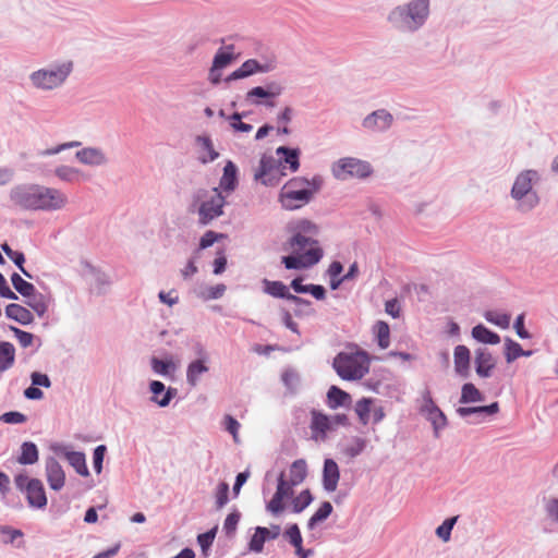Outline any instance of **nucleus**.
Wrapping results in <instances>:
<instances>
[{"label":"nucleus","mask_w":558,"mask_h":558,"mask_svg":"<svg viewBox=\"0 0 558 558\" xmlns=\"http://www.w3.org/2000/svg\"><path fill=\"white\" fill-rule=\"evenodd\" d=\"M292 235L284 244L291 254L283 256L281 263L287 269L311 268L323 258L324 252L315 236L317 226L310 220H299L292 228Z\"/></svg>","instance_id":"1"},{"label":"nucleus","mask_w":558,"mask_h":558,"mask_svg":"<svg viewBox=\"0 0 558 558\" xmlns=\"http://www.w3.org/2000/svg\"><path fill=\"white\" fill-rule=\"evenodd\" d=\"M9 197L13 205L32 211H59L69 204L68 195L61 190L35 183L13 186Z\"/></svg>","instance_id":"2"},{"label":"nucleus","mask_w":558,"mask_h":558,"mask_svg":"<svg viewBox=\"0 0 558 558\" xmlns=\"http://www.w3.org/2000/svg\"><path fill=\"white\" fill-rule=\"evenodd\" d=\"M429 15V0H409L393 7L387 14V22L395 32L412 35L425 26Z\"/></svg>","instance_id":"3"},{"label":"nucleus","mask_w":558,"mask_h":558,"mask_svg":"<svg viewBox=\"0 0 558 558\" xmlns=\"http://www.w3.org/2000/svg\"><path fill=\"white\" fill-rule=\"evenodd\" d=\"M323 184L324 179L320 175H314L312 179L294 177L281 187L278 202L286 210L300 209L312 202Z\"/></svg>","instance_id":"4"},{"label":"nucleus","mask_w":558,"mask_h":558,"mask_svg":"<svg viewBox=\"0 0 558 558\" xmlns=\"http://www.w3.org/2000/svg\"><path fill=\"white\" fill-rule=\"evenodd\" d=\"M73 70L74 63L72 60H56L32 71L28 75V83L37 92H54L61 89L66 84Z\"/></svg>","instance_id":"5"},{"label":"nucleus","mask_w":558,"mask_h":558,"mask_svg":"<svg viewBox=\"0 0 558 558\" xmlns=\"http://www.w3.org/2000/svg\"><path fill=\"white\" fill-rule=\"evenodd\" d=\"M541 181V172L536 169H523L515 175L510 197L515 202L518 211L527 214L539 205L541 198L534 186Z\"/></svg>","instance_id":"6"},{"label":"nucleus","mask_w":558,"mask_h":558,"mask_svg":"<svg viewBox=\"0 0 558 558\" xmlns=\"http://www.w3.org/2000/svg\"><path fill=\"white\" fill-rule=\"evenodd\" d=\"M371 359L366 351L356 349L355 351L340 352L333 361L332 367L337 375L349 381L360 380L369 372Z\"/></svg>","instance_id":"7"},{"label":"nucleus","mask_w":558,"mask_h":558,"mask_svg":"<svg viewBox=\"0 0 558 558\" xmlns=\"http://www.w3.org/2000/svg\"><path fill=\"white\" fill-rule=\"evenodd\" d=\"M332 177L339 181L350 179L366 180L374 173L372 163L356 157H342L331 163Z\"/></svg>","instance_id":"8"},{"label":"nucleus","mask_w":558,"mask_h":558,"mask_svg":"<svg viewBox=\"0 0 558 558\" xmlns=\"http://www.w3.org/2000/svg\"><path fill=\"white\" fill-rule=\"evenodd\" d=\"M205 199L201 203L197 209L198 223L202 226L209 225L213 220L223 215V207L226 205V197L218 189H213L211 194L207 195L206 191H202Z\"/></svg>","instance_id":"9"},{"label":"nucleus","mask_w":558,"mask_h":558,"mask_svg":"<svg viewBox=\"0 0 558 558\" xmlns=\"http://www.w3.org/2000/svg\"><path fill=\"white\" fill-rule=\"evenodd\" d=\"M395 118L387 109L380 108L366 114L362 120V128L371 134L387 133L393 125Z\"/></svg>","instance_id":"10"},{"label":"nucleus","mask_w":558,"mask_h":558,"mask_svg":"<svg viewBox=\"0 0 558 558\" xmlns=\"http://www.w3.org/2000/svg\"><path fill=\"white\" fill-rule=\"evenodd\" d=\"M277 489L272 498L267 502L266 510L272 515H279L284 510L283 499L292 498L294 495L292 482L281 472L277 480Z\"/></svg>","instance_id":"11"},{"label":"nucleus","mask_w":558,"mask_h":558,"mask_svg":"<svg viewBox=\"0 0 558 558\" xmlns=\"http://www.w3.org/2000/svg\"><path fill=\"white\" fill-rule=\"evenodd\" d=\"M423 405L421 411L432 423L435 437H439V432L447 426V417L445 413L435 404L429 390H425L422 395Z\"/></svg>","instance_id":"12"},{"label":"nucleus","mask_w":558,"mask_h":558,"mask_svg":"<svg viewBox=\"0 0 558 558\" xmlns=\"http://www.w3.org/2000/svg\"><path fill=\"white\" fill-rule=\"evenodd\" d=\"M264 286V292L279 299H286L295 305H305L310 307L311 301L300 298L298 295L291 294L288 290V287L281 281H271L268 279H263L262 281Z\"/></svg>","instance_id":"13"},{"label":"nucleus","mask_w":558,"mask_h":558,"mask_svg":"<svg viewBox=\"0 0 558 558\" xmlns=\"http://www.w3.org/2000/svg\"><path fill=\"white\" fill-rule=\"evenodd\" d=\"M75 159L88 167H105L109 163V157L105 150L96 146L83 147L75 153Z\"/></svg>","instance_id":"14"},{"label":"nucleus","mask_w":558,"mask_h":558,"mask_svg":"<svg viewBox=\"0 0 558 558\" xmlns=\"http://www.w3.org/2000/svg\"><path fill=\"white\" fill-rule=\"evenodd\" d=\"M311 415L310 428L312 432V438L316 441H325L327 439V434L333 430L331 418L316 410H313Z\"/></svg>","instance_id":"15"},{"label":"nucleus","mask_w":558,"mask_h":558,"mask_svg":"<svg viewBox=\"0 0 558 558\" xmlns=\"http://www.w3.org/2000/svg\"><path fill=\"white\" fill-rule=\"evenodd\" d=\"M45 472L49 487L56 492L61 490L65 483V473L54 457L46 459Z\"/></svg>","instance_id":"16"},{"label":"nucleus","mask_w":558,"mask_h":558,"mask_svg":"<svg viewBox=\"0 0 558 558\" xmlns=\"http://www.w3.org/2000/svg\"><path fill=\"white\" fill-rule=\"evenodd\" d=\"M24 494L29 507L43 509L47 506V496L44 484L40 480L32 478L27 490Z\"/></svg>","instance_id":"17"},{"label":"nucleus","mask_w":558,"mask_h":558,"mask_svg":"<svg viewBox=\"0 0 558 558\" xmlns=\"http://www.w3.org/2000/svg\"><path fill=\"white\" fill-rule=\"evenodd\" d=\"M149 390L153 393L150 401L161 408L168 407L177 395L175 388H166L165 384L159 380H151L149 383Z\"/></svg>","instance_id":"18"},{"label":"nucleus","mask_w":558,"mask_h":558,"mask_svg":"<svg viewBox=\"0 0 558 558\" xmlns=\"http://www.w3.org/2000/svg\"><path fill=\"white\" fill-rule=\"evenodd\" d=\"M475 372L482 378H488L492 376V372L496 366L492 353L487 348H478L475 351Z\"/></svg>","instance_id":"19"},{"label":"nucleus","mask_w":558,"mask_h":558,"mask_svg":"<svg viewBox=\"0 0 558 558\" xmlns=\"http://www.w3.org/2000/svg\"><path fill=\"white\" fill-rule=\"evenodd\" d=\"M339 480H340V470H339L337 462L331 458L325 459L324 468H323V478H322V484H323L324 489L327 493L335 492L337 489Z\"/></svg>","instance_id":"20"},{"label":"nucleus","mask_w":558,"mask_h":558,"mask_svg":"<svg viewBox=\"0 0 558 558\" xmlns=\"http://www.w3.org/2000/svg\"><path fill=\"white\" fill-rule=\"evenodd\" d=\"M238 183V168L231 160H229L223 167V173L217 189L221 193L226 192L227 194H230L236 189Z\"/></svg>","instance_id":"21"},{"label":"nucleus","mask_w":558,"mask_h":558,"mask_svg":"<svg viewBox=\"0 0 558 558\" xmlns=\"http://www.w3.org/2000/svg\"><path fill=\"white\" fill-rule=\"evenodd\" d=\"M246 75L250 77L257 73H269L277 69V60L275 57L267 58L263 62L256 59H247L242 64Z\"/></svg>","instance_id":"22"},{"label":"nucleus","mask_w":558,"mask_h":558,"mask_svg":"<svg viewBox=\"0 0 558 558\" xmlns=\"http://www.w3.org/2000/svg\"><path fill=\"white\" fill-rule=\"evenodd\" d=\"M210 360H193L186 366V383L190 387H196L201 377L209 372Z\"/></svg>","instance_id":"23"},{"label":"nucleus","mask_w":558,"mask_h":558,"mask_svg":"<svg viewBox=\"0 0 558 558\" xmlns=\"http://www.w3.org/2000/svg\"><path fill=\"white\" fill-rule=\"evenodd\" d=\"M24 298L26 299L25 304L29 306L38 317L41 318L47 314L50 303L49 295L38 292L35 288L33 293Z\"/></svg>","instance_id":"24"},{"label":"nucleus","mask_w":558,"mask_h":558,"mask_svg":"<svg viewBox=\"0 0 558 558\" xmlns=\"http://www.w3.org/2000/svg\"><path fill=\"white\" fill-rule=\"evenodd\" d=\"M470 350L463 345L459 344L454 348L453 352V362H454V371L458 375L462 377H466L470 371Z\"/></svg>","instance_id":"25"},{"label":"nucleus","mask_w":558,"mask_h":558,"mask_svg":"<svg viewBox=\"0 0 558 558\" xmlns=\"http://www.w3.org/2000/svg\"><path fill=\"white\" fill-rule=\"evenodd\" d=\"M5 316L21 325H31L34 322L33 313L25 306L17 303L7 305Z\"/></svg>","instance_id":"26"},{"label":"nucleus","mask_w":558,"mask_h":558,"mask_svg":"<svg viewBox=\"0 0 558 558\" xmlns=\"http://www.w3.org/2000/svg\"><path fill=\"white\" fill-rule=\"evenodd\" d=\"M276 154L281 157L279 161L283 162V168H289L291 172H296L300 168V149L279 146Z\"/></svg>","instance_id":"27"},{"label":"nucleus","mask_w":558,"mask_h":558,"mask_svg":"<svg viewBox=\"0 0 558 558\" xmlns=\"http://www.w3.org/2000/svg\"><path fill=\"white\" fill-rule=\"evenodd\" d=\"M367 446V439L360 436H352L341 445V452L350 459L359 457Z\"/></svg>","instance_id":"28"},{"label":"nucleus","mask_w":558,"mask_h":558,"mask_svg":"<svg viewBox=\"0 0 558 558\" xmlns=\"http://www.w3.org/2000/svg\"><path fill=\"white\" fill-rule=\"evenodd\" d=\"M196 143L202 150V154L198 156V160L202 163L206 165L213 162L219 157V154L215 150L209 136L199 135L196 137Z\"/></svg>","instance_id":"29"},{"label":"nucleus","mask_w":558,"mask_h":558,"mask_svg":"<svg viewBox=\"0 0 558 558\" xmlns=\"http://www.w3.org/2000/svg\"><path fill=\"white\" fill-rule=\"evenodd\" d=\"M15 363V347L9 341H0V373L9 371Z\"/></svg>","instance_id":"30"},{"label":"nucleus","mask_w":558,"mask_h":558,"mask_svg":"<svg viewBox=\"0 0 558 558\" xmlns=\"http://www.w3.org/2000/svg\"><path fill=\"white\" fill-rule=\"evenodd\" d=\"M39 452L36 444L33 441H24L21 445V452L17 462L23 465L35 464L38 461Z\"/></svg>","instance_id":"31"},{"label":"nucleus","mask_w":558,"mask_h":558,"mask_svg":"<svg viewBox=\"0 0 558 558\" xmlns=\"http://www.w3.org/2000/svg\"><path fill=\"white\" fill-rule=\"evenodd\" d=\"M307 476V463L304 459H298L292 462L289 468L288 480L292 482V485L302 484Z\"/></svg>","instance_id":"32"},{"label":"nucleus","mask_w":558,"mask_h":558,"mask_svg":"<svg viewBox=\"0 0 558 558\" xmlns=\"http://www.w3.org/2000/svg\"><path fill=\"white\" fill-rule=\"evenodd\" d=\"M472 337L482 343L486 344H498L500 342V337L498 333L492 331L486 326L478 324L472 329Z\"/></svg>","instance_id":"33"},{"label":"nucleus","mask_w":558,"mask_h":558,"mask_svg":"<svg viewBox=\"0 0 558 558\" xmlns=\"http://www.w3.org/2000/svg\"><path fill=\"white\" fill-rule=\"evenodd\" d=\"M328 405L331 409L347 405L351 402V396L337 386H331L327 392Z\"/></svg>","instance_id":"34"},{"label":"nucleus","mask_w":558,"mask_h":558,"mask_svg":"<svg viewBox=\"0 0 558 558\" xmlns=\"http://www.w3.org/2000/svg\"><path fill=\"white\" fill-rule=\"evenodd\" d=\"M150 365L155 374L163 377H171L177 371V365L171 357L161 360L154 356L150 360Z\"/></svg>","instance_id":"35"},{"label":"nucleus","mask_w":558,"mask_h":558,"mask_svg":"<svg viewBox=\"0 0 558 558\" xmlns=\"http://www.w3.org/2000/svg\"><path fill=\"white\" fill-rule=\"evenodd\" d=\"M499 411V404L498 402H493L488 405H478V407H459L456 412L457 414L462 417H469L473 416L474 413H488V414H496Z\"/></svg>","instance_id":"36"},{"label":"nucleus","mask_w":558,"mask_h":558,"mask_svg":"<svg viewBox=\"0 0 558 558\" xmlns=\"http://www.w3.org/2000/svg\"><path fill=\"white\" fill-rule=\"evenodd\" d=\"M65 458L69 462V464L81 475V476H88L89 471L86 465V459L85 454L80 451H66Z\"/></svg>","instance_id":"37"},{"label":"nucleus","mask_w":558,"mask_h":558,"mask_svg":"<svg viewBox=\"0 0 558 558\" xmlns=\"http://www.w3.org/2000/svg\"><path fill=\"white\" fill-rule=\"evenodd\" d=\"M233 51V45H228L223 48H219L214 57L213 65H215L216 69L220 70L227 68L234 59Z\"/></svg>","instance_id":"38"},{"label":"nucleus","mask_w":558,"mask_h":558,"mask_svg":"<svg viewBox=\"0 0 558 558\" xmlns=\"http://www.w3.org/2000/svg\"><path fill=\"white\" fill-rule=\"evenodd\" d=\"M484 399V395L472 383H466L462 386L460 403L483 402Z\"/></svg>","instance_id":"39"},{"label":"nucleus","mask_w":558,"mask_h":558,"mask_svg":"<svg viewBox=\"0 0 558 558\" xmlns=\"http://www.w3.org/2000/svg\"><path fill=\"white\" fill-rule=\"evenodd\" d=\"M56 177L66 183H73L80 180L82 171L78 168L61 165L54 169Z\"/></svg>","instance_id":"40"},{"label":"nucleus","mask_w":558,"mask_h":558,"mask_svg":"<svg viewBox=\"0 0 558 558\" xmlns=\"http://www.w3.org/2000/svg\"><path fill=\"white\" fill-rule=\"evenodd\" d=\"M262 99H269L264 86H255L251 88L246 95L245 100L251 105L259 106L265 105L266 107H274L275 104L271 101H262Z\"/></svg>","instance_id":"41"},{"label":"nucleus","mask_w":558,"mask_h":558,"mask_svg":"<svg viewBox=\"0 0 558 558\" xmlns=\"http://www.w3.org/2000/svg\"><path fill=\"white\" fill-rule=\"evenodd\" d=\"M373 401L371 398H362L355 403L354 411L363 425L371 421Z\"/></svg>","instance_id":"42"},{"label":"nucleus","mask_w":558,"mask_h":558,"mask_svg":"<svg viewBox=\"0 0 558 558\" xmlns=\"http://www.w3.org/2000/svg\"><path fill=\"white\" fill-rule=\"evenodd\" d=\"M332 510V505L329 501H324L307 521V529L314 530L319 522L325 521L331 514Z\"/></svg>","instance_id":"43"},{"label":"nucleus","mask_w":558,"mask_h":558,"mask_svg":"<svg viewBox=\"0 0 558 558\" xmlns=\"http://www.w3.org/2000/svg\"><path fill=\"white\" fill-rule=\"evenodd\" d=\"M267 535H269V530L267 527L257 526L248 543L250 550L254 553H262L264 544L267 541Z\"/></svg>","instance_id":"44"},{"label":"nucleus","mask_w":558,"mask_h":558,"mask_svg":"<svg viewBox=\"0 0 558 558\" xmlns=\"http://www.w3.org/2000/svg\"><path fill=\"white\" fill-rule=\"evenodd\" d=\"M484 318L488 323L494 324L502 329L509 328L511 322L510 314L501 313L498 311H486L484 313Z\"/></svg>","instance_id":"45"},{"label":"nucleus","mask_w":558,"mask_h":558,"mask_svg":"<svg viewBox=\"0 0 558 558\" xmlns=\"http://www.w3.org/2000/svg\"><path fill=\"white\" fill-rule=\"evenodd\" d=\"M281 167V161H278L271 156L264 155L260 158L259 167L255 173V179L260 178L263 175H268L269 172L275 171L276 168Z\"/></svg>","instance_id":"46"},{"label":"nucleus","mask_w":558,"mask_h":558,"mask_svg":"<svg viewBox=\"0 0 558 558\" xmlns=\"http://www.w3.org/2000/svg\"><path fill=\"white\" fill-rule=\"evenodd\" d=\"M374 330H375V333H376V338H377V342H378V345L381 348V349H387L390 344V329H389V325L385 322H377L375 327H374Z\"/></svg>","instance_id":"47"},{"label":"nucleus","mask_w":558,"mask_h":558,"mask_svg":"<svg viewBox=\"0 0 558 558\" xmlns=\"http://www.w3.org/2000/svg\"><path fill=\"white\" fill-rule=\"evenodd\" d=\"M11 282L15 291L22 296H28L35 289L33 283L23 279L22 276L16 272L12 274Z\"/></svg>","instance_id":"48"},{"label":"nucleus","mask_w":558,"mask_h":558,"mask_svg":"<svg viewBox=\"0 0 558 558\" xmlns=\"http://www.w3.org/2000/svg\"><path fill=\"white\" fill-rule=\"evenodd\" d=\"M312 501L313 496L310 489H304L295 498L292 499V511L294 513H301L312 504Z\"/></svg>","instance_id":"49"},{"label":"nucleus","mask_w":558,"mask_h":558,"mask_svg":"<svg viewBox=\"0 0 558 558\" xmlns=\"http://www.w3.org/2000/svg\"><path fill=\"white\" fill-rule=\"evenodd\" d=\"M523 353V349L520 343L513 341L510 338L505 340V357L507 363H512Z\"/></svg>","instance_id":"50"},{"label":"nucleus","mask_w":558,"mask_h":558,"mask_svg":"<svg viewBox=\"0 0 558 558\" xmlns=\"http://www.w3.org/2000/svg\"><path fill=\"white\" fill-rule=\"evenodd\" d=\"M457 517L446 519L437 529L436 535L444 542H448L451 536V531L457 522Z\"/></svg>","instance_id":"51"},{"label":"nucleus","mask_w":558,"mask_h":558,"mask_svg":"<svg viewBox=\"0 0 558 558\" xmlns=\"http://www.w3.org/2000/svg\"><path fill=\"white\" fill-rule=\"evenodd\" d=\"M10 330L14 333L15 338L17 339L22 348H28L33 345L34 340L36 339V337L33 333L22 330L17 327L10 326Z\"/></svg>","instance_id":"52"},{"label":"nucleus","mask_w":558,"mask_h":558,"mask_svg":"<svg viewBox=\"0 0 558 558\" xmlns=\"http://www.w3.org/2000/svg\"><path fill=\"white\" fill-rule=\"evenodd\" d=\"M284 536L288 538L289 543L295 547V549H301L303 539L298 524H291L286 530Z\"/></svg>","instance_id":"53"},{"label":"nucleus","mask_w":558,"mask_h":558,"mask_svg":"<svg viewBox=\"0 0 558 558\" xmlns=\"http://www.w3.org/2000/svg\"><path fill=\"white\" fill-rule=\"evenodd\" d=\"M243 114L234 112L229 117L231 128L236 132L248 133L253 130V125L241 121Z\"/></svg>","instance_id":"54"},{"label":"nucleus","mask_w":558,"mask_h":558,"mask_svg":"<svg viewBox=\"0 0 558 558\" xmlns=\"http://www.w3.org/2000/svg\"><path fill=\"white\" fill-rule=\"evenodd\" d=\"M216 533H217V527H214V529H211L203 534H199L197 536V543H198L199 547L202 548L203 553H206L210 548V546L214 543Z\"/></svg>","instance_id":"55"},{"label":"nucleus","mask_w":558,"mask_h":558,"mask_svg":"<svg viewBox=\"0 0 558 558\" xmlns=\"http://www.w3.org/2000/svg\"><path fill=\"white\" fill-rule=\"evenodd\" d=\"M1 248L17 268H22V264L25 263V256L22 252L12 250L8 243H3Z\"/></svg>","instance_id":"56"},{"label":"nucleus","mask_w":558,"mask_h":558,"mask_svg":"<svg viewBox=\"0 0 558 558\" xmlns=\"http://www.w3.org/2000/svg\"><path fill=\"white\" fill-rule=\"evenodd\" d=\"M284 175V173L281 170V167L276 168V172L271 171L268 175H263L260 178H257V181H260L262 184L266 186H275L277 185L281 178Z\"/></svg>","instance_id":"57"},{"label":"nucleus","mask_w":558,"mask_h":558,"mask_svg":"<svg viewBox=\"0 0 558 558\" xmlns=\"http://www.w3.org/2000/svg\"><path fill=\"white\" fill-rule=\"evenodd\" d=\"M0 421L5 424H23L27 421V416L17 411L5 412L0 416Z\"/></svg>","instance_id":"58"},{"label":"nucleus","mask_w":558,"mask_h":558,"mask_svg":"<svg viewBox=\"0 0 558 558\" xmlns=\"http://www.w3.org/2000/svg\"><path fill=\"white\" fill-rule=\"evenodd\" d=\"M106 451H107V447L105 445H99L94 449L93 464H94L95 472L98 474L102 471V462H104Z\"/></svg>","instance_id":"59"},{"label":"nucleus","mask_w":558,"mask_h":558,"mask_svg":"<svg viewBox=\"0 0 558 558\" xmlns=\"http://www.w3.org/2000/svg\"><path fill=\"white\" fill-rule=\"evenodd\" d=\"M281 379L284 386L290 390H294L300 383L299 374L293 369H286L282 373Z\"/></svg>","instance_id":"60"},{"label":"nucleus","mask_w":558,"mask_h":558,"mask_svg":"<svg viewBox=\"0 0 558 558\" xmlns=\"http://www.w3.org/2000/svg\"><path fill=\"white\" fill-rule=\"evenodd\" d=\"M229 485L226 483V482H221L218 486H217V490H216V505H217V508H222L223 506L227 505L228 500H229Z\"/></svg>","instance_id":"61"},{"label":"nucleus","mask_w":558,"mask_h":558,"mask_svg":"<svg viewBox=\"0 0 558 558\" xmlns=\"http://www.w3.org/2000/svg\"><path fill=\"white\" fill-rule=\"evenodd\" d=\"M223 427L232 435L234 441L238 442L240 423L233 416L227 414L223 417Z\"/></svg>","instance_id":"62"},{"label":"nucleus","mask_w":558,"mask_h":558,"mask_svg":"<svg viewBox=\"0 0 558 558\" xmlns=\"http://www.w3.org/2000/svg\"><path fill=\"white\" fill-rule=\"evenodd\" d=\"M239 521H240L239 512H231L227 515V518L223 522V530L227 535H232L235 532Z\"/></svg>","instance_id":"63"},{"label":"nucleus","mask_w":558,"mask_h":558,"mask_svg":"<svg viewBox=\"0 0 558 558\" xmlns=\"http://www.w3.org/2000/svg\"><path fill=\"white\" fill-rule=\"evenodd\" d=\"M264 87L266 89V93H267V96L269 99L277 98V97L281 96L284 92V86L282 85V83L278 82V81L267 82Z\"/></svg>","instance_id":"64"}]
</instances>
